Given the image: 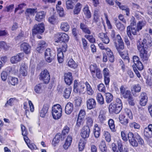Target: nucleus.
Returning a JSON list of instances; mask_svg holds the SVG:
<instances>
[{
    "instance_id": "nucleus-10",
    "label": "nucleus",
    "mask_w": 152,
    "mask_h": 152,
    "mask_svg": "<svg viewBox=\"0 0 152 152\" xmlns=\"http://www.w3.org/2000/svg\"><path fill=\"white\" fill-rule=\"evenodd\" d=\"M85 88L83 84L81 82L78 83L77 80H74L73 91L75 92L80 94L84 91Z\"/></svg>"
},
{
    "instance_id": "nucleus-14",
    "label": "nucleus",
    "mask_w": 152,
    "mask_h": 152,
    "mask_svg": "<svg viewBox=\"0 0 152 152\" xmlns=\"http://www.w3.org/2000/svg\"><path fill=\"white\" fill-rule=\"evenodd\" d=\"M139 31L137 30V28H136L133 26L131 27L130 26H129L127 27V34L131 40H132L134 39L132 34L134 35H135L137 34V32H138Z\"/></svg>"
},
{
    "instance_id": "nucleus-9",
    "label": "nucleus",
    "mask_w": 152,
    "mask_h": 152,
    "mask_svg": "<svg viewBox=\"0 0 152 152\" xmlns=\"http://www.w3.org/2000/svg\"><path fill=\"white\" fill-rule=\"evenodd\" d=\"M45 30V25L43 23H42L38 24H35L32 29V33L33 35L37 34H41Z\"/></svg>"
},
{
    "instance_id": "nucleus-62",
    "label": "nucleus",
    "mask_w": 152,
    "mask_h": 152,
    "mask_svg": "<svg viewBox=\"0 0 152 152\" xmlns=\"http://www.w3.org/2000/svg\"><path fill=\"white\" fill-rule=\"evenodd\" d=\"M97 89L99 91L105 93L106 88L103 83H101L97 85Z\"/></svg>"
},
{
    "instance_id": "nucleus-1",
    "label": "nucleus",
    "mask_w": 152,
    "mask_h": 152,
    "mask_svg": "<svg viewBox=\"0 0 152 152\" xmlns=\"http://www.w3.org/2000/svg\"><path fill=\"white\" fill-rule=\"evenodd\" d=\"M115 31L114 30L111 31L110 35L112 39L114 45L120 55L121 57L124 60H127L129 63L130 62V59L128 56V53H124L122 50L124 48V45L123 41L119 34H117L115 36Z\"/></svg>"
},
{
    "instance_id": "nucleus-29",
    "label": "nucleus",
    "mask_w": 152,
    "mask_h": 152,
    "mask_svg": "<svg viewBox=\"0 0 152 152\" xmlns=\"http://www.w3.org/2000/svg\"><path fill=\"white\" fill-rule=\"evenodd\" d=\"M119 119L120 123L124 126H127L129 122V119L126 118L124 114L122 113L119 115Z\"/></svg>"
},
{
    "instance_id": "nucleus-57",
    "label": "nucleus",
    "mask_w": 152,
    "mask_h": 152,
    "mask_svg": "<svg viewBox=\"0 0 152 152\" xmlns=\"http://www.w3.org/2000/svg\"><path fill=\"white\" fill-rule=\"evenodd\" d=\"M74 0H68L66 2V7L67 9H72L74 7Z\"/></svg>"
},
{
    "instance_id": "nucleus-38",
    "label": "nucleus",
    "mask_w": 152,
    "mask_h": 152,
    "mask_svg": "<svg viewBox=\"0 0 152 152\" xmlns=\"http://www.w3.org/2000/svg\"><path fill=\"white\" fill-rule=\"evenodd\" d=\"M86 125L84 126H88L89 128L91 127L93 125L94 119L91 116H87L86 118Z\"/></svg>"
},
{
    "instance_id": "nucleus-18",
    "label": "nucleus",
    "mask_w": 152,
    "mask_h": 152,
    "mask_svg": "<svg viewBox=\"0 0 152 152\" xmlns=\"http://www.w3.org/2000/svg\"><path fill=\"white\" fill-rule=\"evenodd\" d=\"M120 89L121 94L124 98L127 99L132 96L131 92L129 90H126L124 86L122 85Z\"/></svg>"
},
{
    "instance_id": "nucleus-35",
    "label": "nucleus",
    "mask_w": 152,
    "mask_h": 152,
    "mask_svg": "<svg viewBox=\"0 0 152 152\" xmlns=\"http://www.w3.org/2000/svg\"><path fill=\"white\" fill-rule=\"evenodd\" d=\"M87 142V140L81 138L79 141L78 147L80 151H83L85 148Z\"/></svg>"
},
{
    "instance_id": "nucleus-46",
    "label": "nucleus",
    "mask_w": 152,
    "mask_h": 152,
    "mask_svg": "<svg viewBox=\"0 0 152 152\" xmlns=\"http://www.w3.org/2000/svg\"><path fill=\"white\" fill-rule=\"evenodd\" d=\"M146 24V22L145 20H142L139 21L137 24V30L140 31L142 29Z\"/></svg>"
},
{
    "instance_id": "nucleus-6",
    "label": "nucleus",
    "mask_w": 152,
    "mask_h": 152,
    "mask_svg": "<svg viewBox=\"0 0 152 152\" xmlns=\"http://www.w3.org/2000/svg\"><path fill=\"white\" fill-rule=\"evenodd\" d=\"M69 35L65 33L58 32L55 35L54 40L55 43L68 42L69 40Z\"/></svg>"
},
{
    "instance_id": "nucleus-42",
    "label": "nucleus",
    "mask_w": 152,
    "mask_h": 152,
    "mask_svg": "<svg viewBox=\"0 0 152 152\" xmlns=\"http://www.w3.org/2000/svg\"><path fill=\"white\" fill-rule=\"evenodd\" d=\"M83 11L87 18H90L91 17V12L87 5L85 6L83 9Z\"/></svg>"
},
{
    "instance_id": "nucleus-50",
    "label": "nucleus",
    "mask_w": 152,
    "mask_h": 152,
    "mask_svg": "<svg viewBox=\"0 0 152 152\" xmlns=\"http://www.w3.org/2000/svg\"><path fill=\"white\" fill-rule=\"evenodd\" d=\"M129 127L131 129H139L140 127V124L135 122H130L129 124Z\"/></svg>"
},
{
    "instance_id": "nucleus-58",
    "label": "nucleus",
    "mask_w": 152,
    "mask_h": 152,
    "mask_svg": "<svg viewBox=\"0 0 152 152\" xmlns=\"http://www.w3.org/2000/svg\"><path fill=\"white\" fill-rule=\"evenodd\" d=\"M48 21L50 24L54 25L57 22V18L53 15L49 18Z\"/></svg>"
},
{
    "instance_id": "nucleus-64",
    "label": "nucleus",
    "mask_w": 152,
    "mask_h": 152,
    "mask_svg": "<svg viewBox=\"0 0 152 152\" xmlns=\"http://www.w3.org/2000/svg\"><path fill=\"white\" fill-rule=\"evenodd\" d=\"M82 43L83 48L84 50H86L88 48V45L87 41L85 38H82L81 39Z\"/></svg>"
},
{
    "instance_id": "nucleus-26",
    "label": "nucleus",
    "mask_w": 152,
    "mask_h": 152,
    "mask_svg": "<svg viewBox=\"0 0 152 152\" xmlns=\"http://www.w3.org/2000/svg\"><path fill=\"white\" fill-rule=\"evenodd\" d=\"M46 47V42L44 40L39 41L38 43L36 50L39 53H41L45 50Z\"/></svg>"
},
{
    "instance_id": "nucleus-59",
    "label": "nucleus",
    "mask_w": 152,
    "mask_h": 152,
    "mask_svg": "<svg viewBox=\"0 0 152 152\" xmlns=\"http://www.w3.org/2000/svg\"><path fill=\"white\" fill-rule=\"evenodd\" d=\"M124 112L123 114H126L131 119H133V114L131 110L127 108L124 109Z\"/></svg>"
},
{
    "instance_id": "nucleus-40",
    "label": "nucleus",
    "mask_w": 152,
    "mask_h": 152,
    "mask_svg": "<svg viewBox=\"0 0 152 152\" xmlns=\"http://www.w3.org/2000/svg\"><path fill=\"white\" fill-rule=\"evenodd\" d=\"M60 28L62 31L68 32L70 29V26L67 22H62L61 24Z\"/></svg>"
},
{
    "instance_id": "nucleus-5",
    "label": "nucleus",
    "mask_w": 152,
    "mask_h": 152,
    "mask_svg": "<svg viewBox=\"0 0 152 152\" xmlns=\"http://www.w3.org/2000/svg\"><path fill=\"white\" fill-rule=\"evenodd\" d=\"M89 69L91 75L94 80L102 79V74L101 69L98 67L96 64H91L89 66Z\"/></svg>"
},
{
    "instance_id": "nucleus-36",
    "label": "nucleus",
    "mask_w": 152,
    "mask_h": 152,
    "mask_svg": "<svg viewBox=\"0 0 152 152\" xmlns=\"http://www.w3.org/2000/svg\"><path fill=\"white\" fill-rule=\"evenodd\" d=\"M85 84L87 94L89 95L92 96L94 92L92 87L88 81H86Z\"/></svg>"
},
{
    "instance_id": "nucleus-24",
    "label": "nucleus",
    "mask_w": 152,
    "mask_h": 152,
    "mask_svg": "<svg viewBox=\"0 0 152 152\" xmlns=\"http://www.w3.org/2000/svg\"><path fill=\"white\" fill-rule=\"evenodd\" d=\"M64 80L66 84L70 86L72 83L73 80L72 74L71 72L65 73L64 75Z\"/></svg>"
},
{
    "instance_id": "nucleus-48",
    "label": "nucleus",
    "mask_w": 152,
    "mask_h": 152,
    "mask_svg": "<svg viewBox=\"0 0 152 152\" xmlns=\"http://www.w3.org/2000/svg\"><path fill=\"white\" fill-rule=\"evenodd\" d=\"M82 7V5L79 2L77 3L75 5L73 10L74 15H77L79 14Z\"/></svg>"
},
{
    "instance_id": "nucleus-8",
    "label": "nucleus",
    "mask_w": 152,
    "mask_h": 152,
    "mask_svg": "<svg viewBox=\"0 0 152 152\" xmlns=\"http://www.w3.org/2000/svg\"><path fill=\"white\" fill-rule=\"evenodd\" d=\"M39 79L43 81L45 84H48L50 80V74L48 71L46 69L42 71L39 75Z\"/></svg>"
},
{
    "instance_id": "nucleus-23",
    "label": "nucleus",
    "mask_w": 152,
    "mask_h": 152,
    "mask_svg": "<svg viewBox=\"0 0 152 152\" xmlns=\"http://www.w3.org/2000/svg\"><path fill=\"white\" fill-rule=\"evenodd\" d=\"M140 98L139 103L140 105L142 106H145L148 101V97L146 93L144 92H142L140 94Z\"/></svg>"
},
{
    "instance_id": "nucleus-4",
    "label": "nucleus",
    "mask_w": 152,
    "mask_h": 152,
    "mask_svg": "<svg viewBox=\"0 0 152 152\" xmlns=\"http://www.w3.org/2000/svg\"><path fill=\"white\" fill-rule=\"evenodd\" d=\"M22 134L23 136L24 140L28 147L31 150L38 149L36 145L33 143H30V140L28 137V132L25 126L21 124L20 125Z\"/></svg>"
},
{
    "instance_id": "nucleus-49",
    "label": "nucleus",
    "mask_w": 152,
    "mask_h": 152,
    "mask_svg": "<svg viewBox=\"0 0 152 152\" xmlns=\"http://www.w3.org/2000/svg\"><path fill=\"white\" fill-rule=\"evenodd\" d=\"M141 87L139 84H135L133 85L131 88V91L133 93L135 94L140 92L141 90Z\"/></svg>"
},
{
    "instance_id": "nucleus-22",
    "label": "nucleus",
    "mask_w": 152,
    "mask_h": 152,
    "mask_svg": "<svg viewBox=\"0 0 152 152\" xmlns=\"http://www.w3.org/2000/svg\"><path fill=\"white\" fill-rule=\"evenodd\" d=\"M86 103L87 108L89 110L95 108L96 105V102L95 100L92 98L87 99Z\"/></svg>"
},
{
    "instance_id": "nucleus-30",
    "label": "nucleus",
    "mask_w": 152,
    "mask_h": 152,
    "mask_svg": "<svg viewBox=\"0 0 152 152\" xmlns=\"http://www.w3.org/2000/svg\"><path fill=\"white\" fill-rule=\"evenodd\" d=\"M74 106L73 104L69 102L66 104L65 108V113L68 115L70 114L73 111Z\"/></svg>"
},
{
    "instance_id": "nucleus-52",
    "label": "nucleus",
    "mask_w": 152,
    "mask_h": 152,
    "mask_svg": "<svg viewBox=\"0 0 152 152\" xmlns=\"http://www.w3.org/2000/svg\"><path fill=\"white\" fill-rule=\"evenodd\" d=\"M72 91V88L70 87L66 88L64 90L63 96L65 99H68Z\"/></svg>"
},
{
    "instance_id": "nucleus-17",
    "label": "nucleus",
    "mask_w": 152,
    "mask_h": 152,
    "mask_svg": "<svg viewBox=\"0 0 152 152\" xmlns=\"http://www.w3.org/2000/svg\"><path fill=\"white\" fill-rule=\"evenodd\" d=\"M44 55L46 61L48 63H50L55 56L56 53H54L52 54L51 49L48 48L45 50Z\"/></svg>"
},
{
    "instance_id": "nucleus-16",
    "label": "nucleus",
    "mask_w": 152,
    "mask_h": 152,
    "mask_svg": "<svg viewBox=\"0 0 152 152\" xmlns=\"http://www.w3.org/2000/svg\"><path fill=\"white\" fill-rule=\"evenodd\" d=\"M132 60L134 64L132 65V67H134V66L140 71H141L143 69V65L138 56H134L132 57Z\"/></svg>"
},
{
    "instance_id": "nucleus-45",
    "label": "nucleus",
    "mask_w": 152,
    "mask_h": 152,
    "mask_svg": "<svg viewBox=\"0 0 152 152\" xmlns=\"http://www.w3.org/2000/svg\"><path fill=\"white\" fill-rule=\"evenodd\" d=\"M69 128L67 125L65 126L62 131L61 134L62 140H64L66 137V135L67 134L69 131Z\"/></svg>"
},
{
    "instance_id": "nucleus-44",
    "label": "nucleus",
    "mask_w": 152,
    "mask_h": 152,
    "mask_svg": "<svg viewBox=\"0 0 152 152\" xmlns=\"http://www.w3.org/2000/svg\"><path fill=\"white\" fill-rule=\"evenodd\" d=\"M96 99L98 103L100 105H102L104 103L103 96L100 93H98L96 95Z\"/></svg>"
},
{
    "instance_id": "nucleus-39",
    "label": "nucleus",
    "mask_w": 152,
    "mask_h": 152,
    "mask_svg": "<svg viewBox=\"0 0 152 152\" xmlns=\"http://www.w3.org/2000/svg\"><path fill=\"white\" fill-rule=\"evenodd\" d=\"M108 124L109 127L112 132H115L116 131L115 121L113 119L111 118L109 119L108 121Z\"/></svg>"
},
{
    "instance_id": "nucleus-43",
    "label": "nucleus",
    "mask_w": 152,
    "mask_h": 152,
    "mask_svg": "<svg viewBox=\"0 0 152 152\" xmlns=\"http://www.w3.org/2000/svg\"><path fill=\"white\" fill-rule=\"evenodd\" d=\"M35 12V10L32 8H27L25 12V14L27 19H30V15H34Z\"/></svg>"
},
{
    "instance_id": "nucleus-63",
    "label": "nucleus",
    "mask_w": 152,
    "mask_h": 152,
    "mask_svg": "<svg viewBox=\"0 0 152 152\" xmlns=\"http://www.w3.org/2000/svg\"><path fill=\"white\" fill-rule=\"evenodd\" d=\"M115 25L117 28L120 31H123L125 29L124 26L120 22H116Z\"/></svg>"
},
{
    "instance_id": "nucleus-60",
    "label": "nucleus",
    "mask_w": 152,
    "mask_h": 152,
    "mask_svg": "<svg viewBox=\"0 0 152 152\" xmlns=\"http://www.w3.org/2000/svg\"><path fill=\"white\" fill-rule=\"evenodd\" d=\"M56 8L59 14V16L61 17H64L65 15V14L63 8L59 6H58L57 5H56Z\"/></svg>"
},
{
    "instance_id": "nucleus-7",
    "label": "nucleus",
    "mask_w": 152,
    "mask_h": 152,
    "mask_svg": "<svg viewBox=\"0 0 152 152\" xmlns=\"http://www.w3.org/2000/svg\"><path fill=\"white\" fill-rule=\"evenodd\" d=\"M62 108L59 104L54 105L52 107V114L53 118L55 119L60 118L62 115Z\"/></svg>"
},
{
    "instance_id": "nucleus-21",
    "label": "nucleus",
    "mask_w": 152,
    "mask_h": 152,
    "mask_svg": "<svg viewBox=\"0 0 152 152\" xmlns=\"http://www.w3.org/2000/svg\"><path fill=\"white\" fill-rule=\"evenodd\" d=\"M24 56L23 53H20L17 54L16 56H12L10 58V62L12 64L17 63L20 62Z\"/></svg>"
},
{
    "instance_id": "nucleus-41",
    "label": "nucleus",
    "mask_w": 152,
    "mask_h": 152,
    "mask_svg": "<svg viewBox=\"0 0 152 152\" xmlns=\"http://www.w3.org/2000/svg\"><path fill=\"white\" fill-rule=\"evenodd\" d=\"M144 135L145 137L148 139L152 137V131L148 126L144 129Z\"/></svg>"
},
{
    "instance_id": "nucleus-20",
    "label": "nucleus",
    "mask_w": 152,
    "mask_h": 152,
    "mask_svg": "<svg viewBox=\"0 0 152 152\" xmlns=\"http://www.w3.org/2000/svg\"><path fill=\"white\" fill-rule=\"evenodd\" d=\"M21 50L23 51L26 54H29L31 53V47L30 45L26 42H23L20 45Z\"/></svg>"
},
{
    "instance_id": "nucleus-11",
    "label": "nucleus",
    "mask_w": 152,
    "mask_h": 152,
    "mask_svg": "<svg viewBox=\"0 0 152 152\" xmlns=\"http://www.w3.org/2000/svg\"><path fill=\"white\" fill-rule=\"evenodd\" d=\"M122 107L114 103H111L109 106L108 110L110 113L118 114L121 111Z\"/></svg>"
},
{
    "instance_id": "nucleus-19",
    "label": "nucleus",
    "mask_w": 152,
    "mask_h": 152,
    "mask_svg": "<svg viewBox=\"0 0 152 152\" xmlns=\"http://www.w3.org/2000/svg\"><path fill=\"white\" fill-rule=\"evenodd\" d=\"M90 129L88 126H83L80 133V135L82 139H86L88 138L90 135Z\"/></svg>"
},
{
    "instance_id": "nucleus-12",
    "label": "nucleus",
    "mask_w": 152,
    "mask_h": 152,
    "mask_svg": "<svg viewBox=\"0 0 152 152\" xmlns=\"http://www.w3.org/2000/svg\"><path fill=\"white\" fill-rule=\"evenodd\" d=\"M137 134H135L132 132H129L128 134V139L130 144L134 147L138 146V143L136 140Z\"/></svg>"
},
{
    "instance_id": "nucleus-13",
    "label": "nucleus",
    "mask_w": 152,
    "mask_h": 152,
    "mask_svg": "<svg viewBox=\"0 0 152 152\" xmlns=\"http://www.w3.org/2000/svg\"><path fill=\"white\" fill-rule=\"evenodd\" d=\"M104 81L105 85L109 86L110 81L111 75L109 69L107 68H104L103 70Z\"/></svg>"
},
{
    "instance_id": "nucleus-56",
    "label": "nucleus",
    "mask_w": 152,
    "mask_h": 152,
    "mask_svg": "<svg viewBox=\"0 0 152 152\" xmlns=\"http://www.w3.org/2000/svg\"><path fill=\"white\" fill-rule=\"evenodd\" d=\"M84 120L83 119L77 117L75 125L76 127L79 128L82 126L84 123Z\"/></svg>"
},
{
    "instance_id": "nucleus-53",
    "label": "nucleus",
    "mask_w": 152,
    "mask_h": 152,
    "mask_svg": "<svg viewBox=\"0 0 152 152\" xmlns=\"http://www.w3.org/2000/svg\"><path fill=\"white\" fill-rule=\"evenodd\" d=\"M106 101L107 103H110L113 100V95L110 93H105Z\"/></svg>"
},
{
    "instance_id": "nucleus-2",
    "label": "nucleus",
    "mask_w": 152,
    "mask_h": 152,
    "mask_svg": "<svg viewBox=\"0 0 152 152\" xmlns=\"http://www.w3.org/2000/svg\"><path fill=\"white\" fill-rule=\"evenodd\" d=\"M141 39L138 40L137 44V49L139 52V56L143 61H147L149 56L148 51V45L147 40L144 38L142 41Z\"/></svg>"
},
{
    "instance_id": "nucleus-37",
    "label": "nucleus",
    "mask_w": 152,
    "mask_h": 152,
    "mask_svg": "<svg viewBox=\"0 0 152 152\" xmlns=\"http://www.w3.org/2000/svg\"><path fill=\"white\" fill-rule=\"evenodd\" d=\"M100 132L101 129L99 126L97 124H95L93 129V133L96 138H97L99 137Z\"/></svg>"
},
{
    "instance_id": "nucleus-3",
    "label": "nucleus",
    "mask_w": 152,
    "mask_h": 152,
    "mask_svg": "<svg viewBox=\"0 0 152 152\" xmlns=\"http://www.w3.org/2000/svg\"><path fill=\"white\" fill-rule=\"evenodd\" d=\"M80 28L83 32L86 34L84 37L89 42L93 43H96V39L92 35H90L91 31L86 23L81 22L80 23Z\"/></svg>"
},
{
    "instance_id": "nucleus-47",
    "label": "nucleus",
    "mask_w": 152,
    "mask_h": 152,
    "mask_svg": "<svg viewBox=\"0 0 152 152\" xmlns=\"http://www.w3.org/2000/svg\"><path fill=\"white\" fill-rule=\"evenodd\" d=\"M19 71L20 74L23 76H26L27 75V72L25 64H22L21 65Z\"/></svg>"
},
{
    "instance_id": "nucleus-28",
    "label": "nucleus",
    "mask_w": 152,
    "mask_h": 152,
    "mask_svg": "<svg viewBox=\"0 0 152 152\" xmlns=\"http://www.w3.org/2000/svg\"><path fill=\"white\" fill-rule=\"evenodd\" d=\"M67 42H61L60 46L58 48H57L58 53H63L64 52H66L68 48V46L66 44Z\"/></svg>"
},
{
    "instance_id": "nucleus-54",
    "label": "nucleus",
    "mask_w": 152,
    "mask_h": 152,
    "mask_svg": "<svg viewBox=\"0 0 152 152\" xmlns=\"http://www.w3.org/2000/svg\"><path fill=\"white\" fill-rule=\"evenodd\" d=\"M99 148L102 152H107V147L104 141H101L99 145Z\"/></svg>"
},
{
    "instance_id": "nucleus-61",
    "label": "nucleus",
    "mask_w": 152,
    "mask_h": 152,
    "mask_svg": "<svg viewBox=\"0 0 152 152\" xmlns=\"http://www.w3.org/2000/svg\"><path fill=\"white\" fill-rule=\"evenodd\" d=\"M104 136L106 141L109 142L111 141V135L110 133L107 131H104Z\"/></svg>"
},
{
    "instance_id": "nucleus-32",
    "label": "nucleus",
    "mask_w": 152,
    "mask_h": 152,
    "mask_svg": "<svg viewBox=\"0 0 152 152\" xmlns=\"http://www.w3.org/2000/svg\"><path fill=\"white\" fill-rule=\"evenodd\" d=\"M105 51L109 61L111 63H113L114 61V57L113 52L108 47L106 48Z\"/></svg>"
},
{
    "instance_id": "nucleus-27",
    "label": "nucleus",
    "mask_w": 152,
    "mask_h": 152,
    "mask_svg": "<svg viewBox=\"0 0 152 152\" xmlns=\"http://www.w3.org/2000/svg\"><path fill=\"white\" fill-rule=\"evenodd\" d=\"M46 14L43 11L37 12L35 17V20L39 22L42 21L45 18Z\"/></svg>"
},
{
    "instance_id": "nucleus-25",
    "label": "nucleus",
    "mask_w": 152,
    "mask_h": 152,
    "mask_svg": "<svg viewBox=\"0 0 152 152\" xmlns=\"http://www.w3.org/2000/svg\"><path fill=\"white\" fill-rule=\"evenodd\" d=\"M98 36L103 43L107 44L109 43L110 39L107 35V33H105L103 32L100 33L98 34Z\"/></svg>"
},
{
    "instance_id": "nucleus-33",
    "label": "nucleus",
    "mask_w": 152,
    "mask_h": 152,
    "mask_svg": "<svg viewBox=\"0 0 152 152\" xmlns=\"http://www.w3.org/2000/svg\"><path fill=\"white\" fill-rule=\"evenodd\" d=\"M72 136L68 135L67 137L63 146V147L64 149L67 150L68 148L72 143Z\"/></svg>"
},
{
    "instance_id": "nucleus-55",
    "label": "nucleus",
    "mask_w": 152,
    "mask_h": 152,
    "mask_svg": "<svg viewBox=\"0 0 152 152\" xmlns=\"http://www.w3.org/2000/svg\"><path fill=\"white\" fill-rule=\"evenodd\" d=\"M9 84L15 86L17 85L18 83V80L17 78L15 77H11L9 79Z\"/></svg>"
},
{
    "instance_id": "nucleus-34",
    "label": "nucleus",
    "mask_w": 152,
    "mask_h": 152,
    "mask_svg": "<svg viewBox=\"0 0 152 152\" xmlns=\"http://www.w3.org/2000/svg\"><path fill=\"white\" fill-rule=\"evenodd\" d=\"M62 136L60 133H57L55 137L53 138L52 144L54 146H56L59 142L60 140L61 141L64 140L61 139Z\"/></svg>"
},
{
    "instance_id": "nucleus-15",
    "label": "nucleus",
    "mask_w": 152,
    "mask_h": 152,
    "mask_svg": "<svg viewBox=\"0 0 152 152\" xmlns=\"http://www.w3.org/2000/svg\"><path fill=\"white\" fill-rule=\"evenodd\" d=\"M112 150L113 152H123V145L122 141L120 140L117 141V145L115 143L111 145Z\"/></svg>"
},
{
    "instance_id": "nucleus-31",
    "label": "nucleus",
    "mask_w": 152,
    "mask_h": 152,
    "mask_svg": "<svg viewBox=\"0 0 152 152\" xmlns=\"http://www.w3.org/2000/svg\"><path fill=\"white\" fill-rule=\"evenodd\" d=\"M49 107V106L48 104H44L42 108L39 113L40 116L41 117L44 118L45 117Z\"/></svg>"
},
{
    "instance_id": "nucleus-51",
    "label": "nucleus",
    "mask_w": 152,
    "mask_h": 152,
    "mask_svg": "<svg viewBox=\"0 0 152 152\" xmlns=\"http://www.w3.org/2000/svg\"><path fill=\"white\" fill-rule=\"evenodd\" d=\"M67 65L69 67L74 69H76L78 66L77 64L72 58L70 59L68 61Z\"/></svg>"
}]
</instances>
